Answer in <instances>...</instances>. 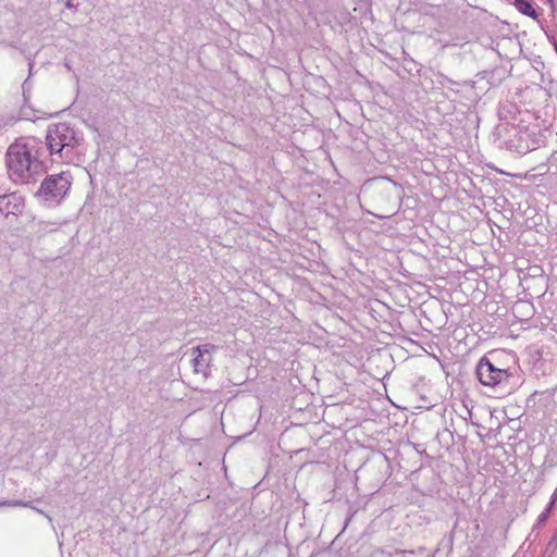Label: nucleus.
Masks as SVG:
<instances>
[{
  "mask_svg": "<svg viewBox=\"0 0 557 557\" xmlns=\"http://www.w3.org/2000/svg\"><path fill=\"white\" fill-rule=\"evenodd\" d=\"M41 141L35 137H22L10 145L7 151V166L11 180L18 184L36 181L44 170L39 160Z\"/></svg>",
  "mask_w": 557,
  "mask_h": 557,
  "instance_id": "f257e3e1",
  "label": "nucleus"
},
{
  "mask_svg": "<svg viewBox=\"0 0 557 557\" xmlns=\"http://www.w3.org/2000/svg\"><path fill=\"white\" fill-rule=\"evenodd\" d=\"M83 136L67 123H57L49 126L46 134V145L51 154H57L63 162H73L74 150L81 146Z\"/></svg>",
  "mask_w": 557,
  "mask_h": 557,
  "instance_id": "f03ea898",
  "label": "nucleus"
},
{
  "mask_svg": "<svg viewBox=\"0 0 557 557\" xmlns=\"http://www.w3.org/2000/svg\"><path fill=\"white\" fill-rule=\"evenodd\" d=\"M71 185L72 175L69 172L49 175L41 182L36 197L48 206L59 205L66 196Z\"/></svg>",
  "mask_w": 557,
  "mask_h": 557,
  "instance_id": "7ed1b4c3",
  "label": "nucleus"
},
{
  "mask_svg": "<svg viewBox=\"0 0 557 557\" xmlns=\"http://www.w3.org/2000/svg\"><path fill=\"white\" fill-rule=\"evenodd\" d=\"M476 375L481 384L495 387L500 384H508L513 376L509 369L495 367L490 359L483 357L476 366Z\"/></svg>",
  "mask_w": 557,
  "mask_h": 557,
  "instance_id": "20e7f679",
  "label": "nucleus"
},
{
  "mask_svg": "<svg viewBox=\"0 0 557 557\" xmlns=\"http://www.w3.org/2000/svg\"><path fill=\"white\" fill-rule=\"evenodd\" d=\"M506 146L511 151L525 154L527 152L536 149L537 140L535 139V134L530 133L527 128L512 127L509 131Z\"/></svg>",
  "mask_w": 557,
  "mask_h": 557,
  "instance_id": "39448f33",
  "label": "nucleus"
},
{
  "mask_svg": "<svg viewBox=\"0 0 557 557\" xmlns=\"http://www.w3.org/2000/svg\"><path fill=\"white\" fill-rule=\"evenodd\" d=\"M22 207V202L15 194L0 196V212L3 215L17 214Z\"/></svg>",
  "mask_w": 557,
  "mask_h": 557,
  "instance_id": "423d86ee",
  "label": "nucleus"
},
{
  "mask_svg": "<svg viewBox=\"0 0 557 557\" xmlns=\"http://www.w3.org/2000/svg\"><path fill=\"white\" fill-rule=\"evenodd\" d=\"M195 355L194 358V371L196 373H201L205 376H208L211 363L213 361L212 356L203 354V352H193Z\"/></svg>",
  "mask_w": 557,
  "mask_h": 557,
  "instance_id": "0eeeda50",
  "label": "nucleus"
},
{
  "mask_svg": "<svg viewBox=\"0 0 557 557\" xmlns=\"http://www.w3.org/2000/svg\"><path fill=\"white\" fill-rule=\"evenodd\" d=\"M513 4L520 13L532 18L537 17L536 11L533 9L532 4L528 0H516Z\"/></svg>",
  "mask_w": 557,
  "mask_h": 557,
  "instance_id": "6e6552de",
  "label": "nucleus"
},
{
  "mask_svg": "<svg viewBox=\"0 0 557 557\" xmlns=\"http://www.w3.org/2000/svg\"><path fill=\"white\" fill-rule=\"evenodd\" d=\"M0 507H30L34 510H36L37 512L45 515V517H47L51 521V518L48 515H46L42 510H40L36 507H33L29 502L5 500V502H0Z\"/></svg>",
  "mask_w": 557,
  "mask_h": 557,
  "instance_id": "1a4fd4ad",
  "label": "nucleus"
},
{
  "mask_svg": "<svg viewBox=\"0 0 557 557\" xmlns=\"http://www.w3.org/2000/svg\"><path fill=\"white\" fill-rule=\"evenodd\" d=\"M216 350V346L213 344H203L193 348V352H203L212 356V352Z\"/></svg>",
  "mask_w": 557,
  "mask_h": 557,
  "instance_id": "9d476101",
  "label": "nucleus"
},
{
  "mask_svg": "<svg viewBox=\"0 0 557 557\" xmlns=\"http://www.w3.org/2000/svg\"><path fill=\"white\" fill-rule=\"evenodd\" d=\"M550 507H552V506L549 505V507H548L547 509H545V510H544V511L539 516V518H537V523H539V524L544 523V522L547 520V518H548V516H549V513H550Z\"/></svg>",
  "mask_w": 557,
  "mask_h": 557,
  "instance_id": "9b49d317",
  "label": "nucleus"
},
{
  "mask_svg": "<svg viewBox=\"0 0 557 557\" xmlns=\"http://www.w3.org/2000/svg\"><path fill=\"white\" fill-rule=\"evenodd\" d=\"M65 7H66L67 9H75V8L77 7V4L74 2V0H67V1L65 2Z\"/></svg>",
  "mask_w": 557,
  "mask_h": 557,
  "instance_id": "f8f14e48",
  "label": "nucleus"
},
{
  "mask_svg": "<svg viewBox=\"0 0 557 557\" xmlns=\"http://www.w3.org/2000/svg\"><path fill=\"white\" fill-rule=\"evenodd\" d=\"M554 542H557V527L548 545H553Z\"/></svg>",
  "mask_w": 557,
  "mask_h": 557,
  "instance_id": "ddd939ff",
  "label": "nucleus"
},
{
  "mask_svg": "<svg viewBox=\"0 0 557 557\" xmlns=\"http://www.w3.org/2000/svg\"><path fill=\"white\" fill-rule=\"evenodd\" d=\"M387 183L389 185H393L394 188H399V186L395 182H393L392 180H387Z\"/></svg>",
  "mask_w": 557,
  "mask_h": 557,
  "instance_id": "4468645a",
  "label": "nucleus"
},
{
  "mask_svg": "<svg viewBox=\"0 0 557 557\" xmlns=\"http://www.w3.org/2000/svg\"><path fill=\"white\" fill-rule=\"evenodd\" d=\"M557 498V491L554 493L553 495V499H552V503H550V506H553L554 504V500Z\"/></svg>",
  "mask_w": 557,
  "mask_h": 557,
  "instance_id": "2eb2a0df",
  "label": "nucleus"
},
{
  "mask_svg": "<svg viewBox=\"0 0 557 557\" xmlns=\"http://www.w3.org/2000/svg\"><path fill=\"white\" fill-rule=\"evenodd\" d=\"M383 191H384L385 194H389V193H391V190H389V188H388V187H384V188H383Z\"/></svg>",
  "mask_w": 557,
  "mask_h": 557,
  "instance_id": "dca6fc26",
  "label": "nucleus"
}]
</instances>
